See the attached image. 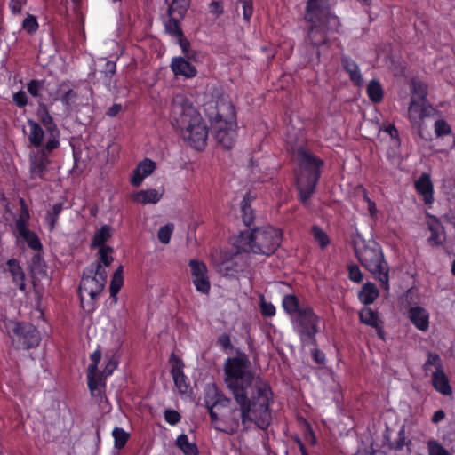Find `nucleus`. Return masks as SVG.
<instances>
[{
	"label": "nucleus",
	"mask_w": 455,
	"mask_h": 455,
	"mask_svg": "<svg viewBox=\"0 0 455 455\" xmlns=\"http://www.w3.org/2000/svg\"><path fill=\"white\" fill-rule=\"evenodd\" d=\"M427 358L422 366L426 375L431 371V367H435V371L443 369V361L438 354L427 351Z\"/></svg>",
	"instance_id": "37"
},
{
	"label": "nucleus",
	"mask_w": 455,
	"mask_h": 455,
	"mask_svg": "<svg viewBox=\"0 0 455 455\" xmlns=\"http://www.w3.org/2000/svg\"><path fill=\"white\" fill-rule=\"evenodd\" d=\"M111 228L108 225H103L94 234L92 243L91 249L102 248L108 246L106 243L111 238Z\"/></svg>",
	"instance_id": "29"
},
{
	"label": "nucleus",
	"mask_w": 455,
	"mask_h": 455,
	"mask_svg": "<svg viewBox=\"0 0 455 455\" xmlns=\"http://www.w3.org/2000/svg\"><path fill=\"white\" fill-rule=\"evenodd\" d=\"M254 196L247 192L241 202V217L246 227H250L254 222L255 212L251 208V202Z\"/></svg>",
	"instance_id": "25"
},
{
	"label": "nucleus",
	"mask_w": 455,
	"mask_h": 455,
	"mask_svg": "<svg viewBox=\"0 0 455 455\" xmlns=\"http://www.w3.org/2000/svg\"><path fill=\"white\" fill-rule=\"evenodd\" d=\"M63 208H64L63 203L60 202V203L54 204L52 205V209L47 211L46 216H45V220L48 224L50 231H52L55 228L58 220H59V216L61 213Z\"/></svg>",
	"instance_id": "36"
},
{
	"label": "nucleus",
	"mask_w": 455,
	"mask_h": 455,
	"mask_svg": "<svg viewBox=\"0 0 455 455\" xmlns=\"http://www.w3.org/2000/svg\"><path fill=\"white\" fill-rule=\"evenodd\" d=\"M304 438L307 443L314 446L317 443V439L314 430L309 424L307 425V429L304 434Z\"/></svg>",
	"instance_id": "63"
},
{
	"label": "nucleus",
	"mask_w": 455,
	"mask_h": 455,
	"mask_svg": "<svg viewBox=\"0 0 455 455\" xmlns=\"http://www.w3.org/2000/svg\"><path fill=\"white\" fill-rule=\"evenodd\" d=\"M12 101L18 108H25L28 105V97L24 91L20 90L12 96Z\"/></svg>",
	"instance_id": "59"
},
{
	"label": "nucleus",
	"mask_w": 455,
	"mask_h": 455,
	"mask_svg": "<svg viewBox=\"0 0 455 455\" xmlns=\"http://www.w3.org/2000/svg\"><path fill=\"white\" fill-rule=\"evenodd\" d=\"M408 318L419 331H427L429 329V313L426 308L411 307L408 310Z\"/></svg>",
	"instance_id": "19"
},
{
	"label": "nucleus",
	"mask_w": 455,
	"mask_h": 455,
	"mask_svg": "<svg viewBox=\"0 0 455 455\" xmlns=\"http://www.w3.org/2000/svg\"><path fill=\"white\" fill-rule=\"evenodd\" d=\"M164 417V420L172 426L177 425L181 419L180 414L177 411L172 409L165 410Z\"/></svg>",
	"instance_id": "57"
},
{
	"label": "nucleus",
	"mask_w": 455,
	"mask_h": 455,
	"mask_svg": "<svg viewBox=\"0 0 455 455\" xmlns=\"http://www.w3.org/2000/svg\"><path fill=\"white\" fill-rule=\"evenodd\" d=\"M354 250L359 262L369 272L374 275L380 287L389 292V266L385 260L381 246L375 241H363L361 244L355 243Z\"/></svg>",
	"instance_id": "7"
},
{
	"label": "nucleus",
	"mask_w": 455,
	"mask_h": 455,
	"mask_svg": "<svg viewBox=\"0 0 455 455\" xmlns=\"http://www.w3.org/2000/svg\"><path fill=\"white\" fill-rule=\"evenodd\" d=\"M367 95L371 102L377 104L383 100L384 90L378 80H371L366 89Z\"/></svg>",
	"instance_id": "34"
},
{
	"label": "nucleus",
	"mask_w": 455,
	"mask_h": 455,
	"mask_svg": "<svg viewBox=\"0 0 455 455\" xmlns=\"http://www.w3.org/2000/svg\"><path fill=\"white\" fill-rule=\"evenodd\" d=\"M295 162L297 165L294 172L295 186L299 200L307 206L315 192L325 164L322 158L303 146L297 148Z\"/></svg>",
	"instance_id": "3"
},
{
	"label": "nucleus",
	"mask_w": 455,
	"mask_h": 455,
	"mask_svg": "<svg viewBox=\"0 0 455 455\" xmlns=\"http://www.w3.org/2000/svg\"><path fill=\"white\" fill-rule=\"evenodd\" d=\"M124 285V267L123 266H119L114 272L109 284V292L110 297L113 300V303L116 304L117 302V294L121 291Z\"/></svg>",
	"instance_id": "27"
},
{
	"label": "nucleus",
	"mask_w": 455,
	"mask_h": 455,
	"mask_svg": "<svg viewBox=\"0 0 455 455\" xmlns=\"http://www.w3.org/2000/svg\"><path fill=\"white\" fill-rule=\"evenodd\" d=\"M106 267L101 264L91 263L89 266L85 267V273H89L98 279L101 280L106 283L108 273L106 271Z\"/></svg>",
	"instance_id": "43"
},
{
	"label": "nucleus",
	"mask_w": 455,
	"mask_h": 455,
	"mask_svg": "<svg viewBox=\"0 0 455 455\" xmlns=\"http://www.w3.org/2000/svg\"><path fill=\"white\" fill-rule=\"evenodd\" d=\"M311 356L313 361L318 365H323L326 363L325 354L317 347H314L311 350Z\"/></svg>",
	"instance_id": "61"
},
{
	"label": "nucleus",
	"mask_w": 455,
	"mask_h": 455,
	"mask_svg": "<svg viewBox=\"0 0 455 455\" xmlns=\"http://www.w3.org/2000/svg\"><path fill=\"white\" fill-rule=\"evenodd\" d=\"M204 109L211 123V133L225 149L234 147L236 137V113L234 105L224 100L209 101Z\"/></svg>",
	"instance_id": "5"
},
{
	"label": "nucleus",
	"mask_w": 455,
	"mask_h": 455,
	"mask_svg": "<svg viewBox=\"0 0 455 455\" xmlns=\"http://www.w3.org/2000/svg\"><path fill=\"white\" fill-rule=\"evenodd\" d=\"M304 20L307 25L306 42L316 48L329 45V33L338 32V27L339 26L338 17H323L320 20H310L307 15H304ZM320 59L321 52L319 49H316L315 51V57L309 58L308 61L313 64H319Z\"/></svg>",
	"instance_id": "8"
},
{
	"label": "nucleus",
	"mask_w": 455,
	"mask_h": 455,
	"mask_svg": "<svg viewBox=\"0 0 455 455\" xmlns=\"http://www.w3.org/2000/svg\"><path fill=\"white\" fill-rule=\"evenodd\" d=\"M235 354L225 360L223 371L224 382L236 406L230 408L231 399L216 390L213 401H206L211 422L216 430L229 435L236 433L241 425L244 430L251 424L267 430L273 419L272 388L266 381H254L255 372L245 352L236 348Z\"/></svg>",
	"instance_id": "1"
},
{
	"label": "nucleus",
	"mask_w": 455,
	"mask_h": 455,
	"mask_svg": "<svg viewBox=\"0 0 455 455\" xmlns=\"http://www.w3.org/2000/svg\"><path fill=\"white\" fill-rule=\"evenodd\" d=\"M20 213L18 220H16V228L17 229H19V224L20 221L23 222V224L28 227V221L30 218L28 208L26 202L23 198L20 199Z\"/></svg>",
	"instance_id": "53"
},
{
	"label": "nucleus",
	"mask_w": 455,
	"mask_h": 455,
	"mask_svg": "<svg viewBox=\"0 0 455 455\" xmlns=\"http://www.w3.org/2000/svg\"><path fill=\"white\" fill-rule=\"evenodd\" d=\"M411 92L419 97V100H426L427 95V87L422 82H412Z\"/></svg>",
	"instance_id": "54"
},
{
	"label": "nucleus",
	"mask_w": 455,
	"mask_h": 455,
	"mask_svg": "<svg viewBox=\"0 0 455 455\" xmlns=\"http://www.w3.org/2000/svg\"><path fill=\"white\" fill-rule=\"evenodd\" d=\"M116 72V63L112 60L106 61L103 68L100 70V73L103 75V84L108 90H110L112 86H116V81L113 80Z\"/></svg>",
	"instance_id": "33"
},
{
	"label": "nucleus",
	"mask_w": 455,
	"mask_h": 455,
	"mask_svg": "<svg viewBox=\"0 0 455 455\" xmlns=\"http://www.w3.org/2000/svg\"><path fill=\"white\" fill-rule=\"evenodd\" d=\"M431 219L434 220L435 222V224H431L428 226L429 231L431 233L430 236L428 237L427 241L428 243L432 246H438L442 244V240L440 238V233H439V220L435 216H430Z\"/></svg>",
	"instance_id": "42"
},
{
	"label": "nucleus",
	"mask_w": 455,
	"mask_h": 455,
	"mask_svg": "<svg viewBox=\"0 0 455 455\" xmlns=\"http://www.w3.org/2000/svg\"><path fill=\"white\" fill-rule=\"evenodd\" d=\"M259 305L260 313L264 317H273L275 315V307L271 302L266 301L264 296H261Z\"/></svg>",
	"instance_id": "49"
},
{
	"label": "nucleus",
	"mask_w": 455,
	"mask_h": 455,
	"mask_svg": "<svg viewBox=\"0 0 455 455\" xmlns=\"http://www.w3.org/2000/svg\"><path fill=\"white\" fill-rule=\"evenodd\" d=\"M348 278L350 281L360 283L363 279V275L359 267L355 263L347 265Z\"/></svg>",
	"instance_id": "51"
},
{
	"label": "nucleus",
	"mask_w": 455,
	"mask_h": 455,
	"mask_svg": "<svg viewBox=\"0 0 455 455\" xmlns=\"http://www.w3.org/2000/svg\"><path fill=\"white\" fill-rule=\"evenodd\" d=\"M170 363H172L171 374L175 387L180 394H187L189 388V380L183 371V361L172 353L170 357Z\"/></svg>",
	"instance_id": "14"
},
{
	"label": "nucleus",
	"mask_w": 455,
	"mask_h": 455,
	"mask_svg": "<svg viewBox=\"0 0 455 455\" xmlns=\"http://www.w3.org/2000/svg\"><path fill=\"white\" fill-rule=\"evenodd\" d=\"M411 440H408L406 441V434H405V429H404V427H403L399 431H398V434H397V438L395 439V441L392 443L391 447L395 450V451H402L403 448L406 445V444H411Z\"/></svg>",
	"instance_id": "52"
},
{
	"label": "nucleus",
	"mask_w": 455,
	"mask_h": 455,
	"mask_svg": "<svg viewBox=\"0 0 455 455\" xmlns=\"http://www.w3.org/2000/svg\"><path fill=\"white\" fill-rule=\"evenodd\" d=\"M51 160L47 154L37 151L29 155V173L32 178L45 180L48 165Z\"/></svg>",
	"instance_id": "15"
},
{
	"label": "nucleus",
	"mask_w": 455,
	"mask_h": 455,
	"mask_svg": "<svg viewBox=\"0 0 455 455\" xmlns=\"http://www.w3.org/2000/svg\"><path fill=\"white\" fill-rule=\"evenodd\" d=\"M19 235L25 240L28 247L36 251H43V244L38 235L28 228L23 222H20L19 229H17Z\"/></svg>",
	"instance_id": "24"
},
{
	"label": "nucleus",
	"mask_w": 455,
	"mask_h": 455,
	"mask_svg": "<svg viewBox=\"0 0 455 455\" xmlns=\"http://www.w3.org/2000/svg\"><path fill=\"white\" fill-rule=\"evenodd\" d=\"M36 116L38 120L42 123L47 132L57 130L58 127L53 121L52 116H51L49 109L44 102H38V107L36 109Z\"/></svg>",
	"instance_id": "30"
},
{
	"label": "nucleus",
	"mask_w": 455,
	"mask_h": 455,
	"mask_svg": "<svg viewBox=\"0 0 455 455\" xmlns=\"http://www.w3.org/2000/svg\"><path fill=\"white\" fill-rule=\"evenodd\" d=\"M28 268L33 275H46V265L44 260L42 251H36L32 256Z\"/></svg>",
	"instance_id": "32"
},
{
	"label": "nucleus",
	"mask_w": 455,
	"mask_h": 455,
	"mask_svg": "<svg viewBox=\"0 0 455 455\" xmlns=\"http://www.w3.org/2000/svg\"><path fill=\"white\" fill-rule=\"evenodd\" d=\"M167 4V20L164 21V29L167 34L178 38L183 37L180 20L184 19L190 6L191 0H165Z\"/></svg>",
	"instance_id": "10"
},
{
	"label": "nucleus",
	"mask_w": 455,
	"mask_h": 455,
	"mask_svg": "<svg viewBox=\"0 0 455 455\" xmlns=\"http://www.w3.org/2000/svg\"><path fill=\"white\" fill-rule=\"evenodd\" d=\"M379 295V291L373 283L367 282L364 283L358 293L359 301L365 305L372 304Z\"/></svg>",
	"instance_id": "26"
},
{
	"label": "nucleus",
	"mask_w": 455,
	"mask_h": 455,
	"mask_svg": "<svg viewBox=\"0 0 455 455\" xmlns=\"http://www.w3.org/2000/svg\"><path fill=\"white\" fill-rule=\"evenodd\" d=\"M8 335L15 349L29 350L39 346L41 334L30 323L10 321Z\"/></svg>",
	"instance_id": "9"
},
{
	"label": "nucleus",
	"mask_w": 455,
	"mask_h": 455,
	"mask_svg": "<svg viewBox=\"0 0 455 455\" xmlns=\"http://www.w3.org/2000/svg\"><path fill=\"white\" fill-rule=\"evenodd\" d=\"M156 168V164L149 159L144 158L140 161L136 168L132 172V175L130 179V183L133 187H139L143 182V180L149 176Z\"/></svg>",
	"instance_id": "16"
},
{
	"label": "nucleus",
	"mask_w": 455,
	"mask_h": 455,
	"mask_svg": "<svg viewBox=\"0 0 455 455\" xmlns=\"http://www.w3.org/2000/svg\"><path fill=\"white\" fill-rule=\"evenodd\" d=\"M331 8V0H307L304 15H307L310 20L323 17H337L332 13Z\"/></svg>",
	"instance_id": "12"
},
{
	"label": "nucleus",
	"mask_w": 455,
	"mask_h": 455,
	"mask_svg": "<svg viewBox=\"0 0 455 455\" xmlns=\"http://www.w3.org/2000/svg\"><path fill=\"white\" fill-rule=\"evenodd\" d=\"M98 249V260L95 262L96 264H101L104 267H109L114 261V258L112 254L114 253V249L111 246H103L102 248Z\"/></svg>",
	"instance_id": "41"
},
{
	"label": "nucleus",
	"mask_w": 455,
	"mask_h": 455,
	"mask_svg": "<svg viewBox=\"0 0 455 455\" xmlns=\"http://www.w3.org/2000/svg\"><path fill=\"white\" fill-rule=\"evenodd\" d=\"M172 232H173V225L172 224L164 225L159 228V230L157 232V238L162 243L167 244L170 243Z\"/></svg>",
	"instance_id": "50"
},
{
	"label": "nucleus",
	"mask_w": 455,
	"mask_h": 455,
	"mask_svg": "<svg viewBox=\"0 0 455 455\" xmlns=\"http://www.w3.org/2000/svg\"><path fill=\"white\" fill-rule=\"evenodd\" d=\"M118 363L115 361L113 358H110L103 370L102 374L104 375V378H107L114 372V371L116 369Z\"/></svg>",
	"instance_id": "64"
},
{
	"label": "nucleus",
	"mask_w": 455,
	"mask_h": 455,
	"mask_svg": "<svg viewBox=\"0 0 455 455\" xmlns=\"http://www.w3.org/2000/svg\"><path fill=\"white\" fill-rule=\"evenodd\" d=\"M26 4L27 0H10L8 6L12 15H18L21 13Z\"/></svg>",
	"instance_id": "60"
},
{
	"label": "nucleus",
	"mask_w": 455,
	"mask_h": 455,
	"mask_svg": "<svg viewBox=\"0 0 455 455\" xmlns=\"http://www.w3.org/2000/svg\"><path fill=\"white\" fill-rule=\"evenodd\" d=\"M28 125L29 127L28 140L30 144L35 148L42 147L44 137V131L42 126L32 119L28 120Z\"/></svg>",
	"instance_id": "28"
},
{
	"label": "nucleus",
	"mask_w": 455,
	"mask_h": 455,
	"mask_svg": "<svg viewBox=\"0 0 455 455\" xmlns=\"http://www.w3.org/2000/svg\"><path fill=\"white\" fill-rule=\"evenodd\" d=\"M340 61L350 80L355 85H360L363 83V76L357 63L348 55H342Z\"/></svg>",
	"instance_id": "22"
},
{
	"label": "nucleus",
	"mask_w": 455,
	"mask_h": 455,
	"mask_svg": "<svg viewBox=\"0 0 455 455\" xmlns=\"http://www.w3.org/2000/svg\"><path fill=\"white\" fill-rule=\"evenodd\" d=\"M172 125L182 139L193 148L203 151L207 145L209 128L200 112L183 95H176L172 103Z\"/></svg>",
	"instance_id": "2"
},
{
	"label": "nucleus",
	"mask_w": 455,
	"mask_h": 455,
	"mask_svg": "<svg viewBox=\"0 0 455 455\" xmlns=\"http://www.w3.org/2000/svg\"><path fill=\"white\" fill-rule=\"evenodd\" d=\"M163 197V193H160L158 190L155 188L140 190L134 192L131 196V199L137 204H156Z\"/></svg>",
	"instance_id": "23"
},
{
	"label": "nucleus",
	"mask_w": 455,
	"mask_h": 455,
	"mask_svg": "<svg viewBox=\"0 0 455 455\" xmlns=\"http://www.w3.org/2000/svg\"><path fill=\"white\" fill-rule=\"evenodd\" d=\"M22 28L29 35H34L39 28L37 19L35 15L28 14L22 21Z\"/></svg>",
	"instance_id": "46"
},
{
	"label": "nucleus",
	"mask_w": 455,
	"mask_h": 455,
	"mask_svg": "<svg viewBox=\"0 0 455 455\" xmlns=\"http://www.w3.org/2000/svg\"><path fill=\"white\" fill-rule=\"evenodd\" d=\"M408 116L411 121H415L417 118L424 117V109L420 107L419 103L415 101L413 98L411 100L409 105Z\"/></svg>",
	"instance_id": "48"
},
{
	"label": "nucleus",
	"mask_w": 455,
	"mask_h": 455,
	"mask_svg": "<svg viewBox=\"0 0 455 455\" xmlns=\"http://www.w3.org/2000/svg\"><path fill=\"white\" fill-rule=\"evenodd\" d=\"M311 234L321 249H324L330 244L331 241L328 235L319 226H313Z\"/></svg>",
	"instance_id": "44"
},
{
	"label": "nucleus",
	"mask_w": 455,
	"mask_h": 455,
	"mask_svg": "<svg viewBox=\"0 0 455 455\" xmlns=\"http://www.w3.org/2000/svg\"><path fill=\"white\" fill-rule=\"evenodd\" d=\"M112 436L114 438V447L121 450L126 445L130 434L122 427H115L112 431Z\"/></svg>",
	"instance_id": "40"
},
{
	"label": "nucleus",
	"mask_w": 455,
	"mask_h": 455,
	"mask_svg": "<svg viewBox=\"0 0 455 455\" xmlns=\"http://www.w3.org/2000/svg\"><path fill=\"white\" fill-rule=\"evenodd\" d=\"M414 187L417 193L422 196L425 204L431 205L434 203V185L429 174L422 173L415 181Z\"/></svg>",
	"instance_id": "17"
},
{
	"label": "nucleus",
	"mask_w": 455,
	"mask_h": 455,
	"mask_svg": "<svg viewBox=\"0 0 455 455\" xmlns=\"http://www.w3.org/2000/svg\"><path fill=\"white\" fill-rule=\"evenodd\" d=\"M427 448L428 455H452L435 439L428 440Z\"/></svg>",
	"instance_id": "45"
},
{
	"label": "nucleus",
	"mask_w": 455,
	"mask_h": 455,
	"mask_svg": "<svg viewBox=\"0 0 455 455\" xmlns=\"http://www.w3.org/2000/svg\"><path fill=\"white\" fill-rule=\"evenodd\" d=\"M105 379L104 375L99 372V370L96 372L87 371V385L92 395H95L100 385L105 387Z\"/></svg>",
	"instance_id": "38"
},
{
	"label": "nucleus",
	"mask_w": 455,
	"mask_h": 455,
	"mask_svg": "<svg viewBox=\"0 0 455 455\" xmlns=\"http://www.w3.org/2000/svg\"><path fill=\"white\" fill-rule=\"evenodd\" d=\"M188 267L196 290L203 294H208L211 290V283L205 263L198 259H190Z\"/></svg>",
	"instance_id": "11"
},
{
	"label": "nucleus",
	"mask_w": 455,
	"mask_h": 455,
	"mask_svg": "<svg viewBox=\"0 0 455 455\" xmlns=\"http://www.w3.org/2000/svg\"><path fill=\"white\" fill-rule=\"evenodd\" d=\"M217 343L225 350L234 348L230 336L228 333L220 334L218 338Z\"/></svg>",
	"instance_id": "62"
},
{
	"label": "nucleus",
	"mask_w": 455,
	"mask_h": 455,
	"mask_svg": "<svg viewBox=\"0 0 455 455\" xmlns=\"http://www.w3.org/2000/svg\"><path fill=\"white\" fill-rule=\"evenodd\" d=\"M4 273H8L12 283L21 291L27 292L26 274L19 259L12 258L6 260Z\"/></svg>",
	"instance_id": "13"
},
{
	"label": "nucleus",
	"mask_w": 455,
	"mask_h": 455,
	"mask_svg": "<svg viewBox=\"0 0 455 455\" xmlns=\"http://www.w3.org/2000/svg\"><path fill=\"white\" fill-rule=\"evenodd\" d=\"M177 447L181 450L184 455H199V451L195 443L188 441L186 434L180 435L176 439Z\"/></svg>",
	"instance_id": "35"
},
{
	"label": "nucleus",
	"mask_w": 455,
	"mask_h": 455,
	"mask_svg": "<svg viewBox=\"0 0 455 455\" xmlns=\"http://www.w3.org/2000/svg\"><path fill=\"white\" fill-rule=\"evenodd\" d=\"M432 386L443 395H451L452 394V387L443 369L433 372Z\"/></svg>",
	"instance_id": "21"
},
{
	"label": "nucleus",
	"mask_w": 455,
	"mask_h": 455,
	"mask_svg": "<svg viewBox=\"0 0 455 455\" xmlns=\"http://www.w3.org/2000/svg\"><path fill=\"white\" fill-rule=\"evenodd\" d=\"M282 308L292 318V326L300 344L303 347H317L316 334L320 331V317L315 313L314 308L308 304L300 305L295 294H285L283 297Z\"/></svg>",
	"instance_id": "4"
},
{
	"label": "nucleus",
	"mask_w": 455,
	"mask_h": 455,
	"mask_svg": "<svg viewBox=\"0 0 455 455\" xmlns=\"http://www.w3.org/2000/svg\"><path fill=\"white\" fill-rule=\"evenodd\" d=\"M170 67L176 76H181L187 78H193L197 74V70L195 66L180 56L173 57Z\"/></svg>",
	"instance_id": "20"
},
{
	"label": "nucleus",
	"mask_w": 455,
	"mask_h": 455,
	"mask_svg": "<svg viewBox=\"0 0 455 455\" xmlns=\"http://www.w3.org/2000/svg\"><path fill=\"white\" fill-rule=\"evenodd\" d=\"M359 320L362 323L371 327H377L379 323L383 322L378 312L369 307H364L360 310Z\"/></svg>",
	"instance_id": "31"
},
{
	"label": "nucleus",
	"mask_w": 455,
	"mask_h": 455,
	"mask_svg": "<svg viewBox=\"0 0 455 455\" xmlns=\"http://www.w3.org/2000/svg\"><path fill=\"white\" fill-rule=\"evenodd\" d=\"M47 132L49 133L48 140L44 146L40 147L38 151H43L44 154L48 155L60 147V131L57 129Z\"/></svg>",
	"instance_id": "39"
},
{
	"label": "nucleus",
	"mask_w": 455,
	"mask_h": 455,
	"mask_svg": "<svg viewBox=\"0 0 455 455\" xmlns=\"http://www.w3.org/2000/svg\"><path fill=\"white\" fill-rule=\"evenodd\" d=\"M44 85V80L32 79L28 83L27 90L33 97H38L40 95L39 92L43 89Z\"/></svg>",
	"instance_id": "55"
},
{
	"label": "nucleus",
	"mask_w": 455,
	"mask_h": 455,
	"mask_svg": "<svg viewBox=\"0 0 455 455\" xmlns=\"http://www.w3.org/2000/svg\"><path fill=\"white\" fill-rule=\"evenodd\" d=\"M283 232L272 226L241 231L235 241L237 251L269 256L281 245Z\"/></svg>",
	"instance_id": "6"
},
{
	"label": "nucleus",
	"mask_w": 455,
	"mask_h": 455,
	"mask_svg": "<svg viewBox=\"0 0 455 455\" xmlns=\"http://www.w3.org/2000/svg\"><path fill=\"white\" fill-rule=\"evenodd\" d=\"M434 129L436 137H443L451 133V127L444 119L436 120Z\"/></svg>",
	"instance_id": "47"
},
{
	"label": "nucleus",
	"mask_w": 455,
	"mask_h": 455,
	"mask_svg": "<svg viewBox=\"0 0 455 455\" xmlns=\"http://www.w3.org/2000/svg\"><path fill=\"white\" fill-rule=\"evenodd\" d=\"M92 363L89 364L87 371L96 372L98 370V364L101 359V351L100 348L95 349L90 355Z\"/></svg>",
	"instance_id": "58"
},
{
	"label": "nucleus",
	"mask_w": 455,
	"mask_h": 455,
	"mask_svg": "<svg viewBox=\"0 0 455 455\" xmlns=\"http://www.w3.org/2000/svg\"><path fill=\"white\" fill-rule=\"evenodd\" d=\"M105 284L106 283L104 282H101V280L89 273H85V270H84L80 287L88 293L92 299H96L98 298L103 291Z\"/></svg>",
	"instance_id": "18"
},
{
	"label": "nucleus",
	"mask_w": 455,
	"mask_h": 455,
	"mask_svg": "<svg viewBox=\"0 0 455 455\" xmlns=\"http://www.w3.org/2000/svg\"><path fill=\"white\" fill-rule=\"evenodd\" d=\"M243 7V18L246 23H249L253 14L252 0H238Z\"/></svg>",
	"instance_id": "56"
}]
</instances>
